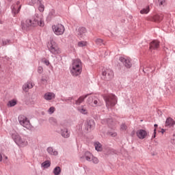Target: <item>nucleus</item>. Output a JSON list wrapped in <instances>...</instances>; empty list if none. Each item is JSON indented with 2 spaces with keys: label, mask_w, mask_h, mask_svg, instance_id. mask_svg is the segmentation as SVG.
<instances>
[{
  "label": "nucleus",
  "mask_w": 175,
  "mask_h": 175,
  "mask_svg": "<svg viewBox=\"0 0 175 175\" xmlns=\"http://www.w3.org/2000/svg\"><path fill=\"white\" fill-rule=\"evenodd\" d=\"M2 161V154L0 153V162Z\"/></svg>",
  "instance_id": "obj_43"
},
{
  "label": "nucleus",
  "mask_w": 175,
  "mask_h": 175,
  "mask_svg": "<svg viewBox=\"0 0 175 175\" xmlns=\"http://www.w3.org/2000/svg\"><path fill=\"white\" fill-rule=\"evenodd\" d=\"M136 135L139 139H143L147 137L148 133L146 130L139 129L137 131Z\"/></svg>",
  "instance_id": "obj_13"
},
{
  "label": "nucleus",
  "mask_w": 175,
  "mask_h": 175,
  "mask_svg": "<svg viewBox=\"0 0 175 175\" xmlns=\"http://www.w3.org/2000/svg\"><path fill=\"white\" fill-rule=\"evenodd\" d=\"M62 136L66 138H68L69 136H70V134L69 133V131L67 129H64L62 130Z\"/></svg>",
  "instance_id": "obj_21"
},
{
  "label": "nucleus",
  "mask_w": 175,
  "mask_h": 175,
  "mask_svg": "<svg viewBox=\"0 0 175 175\" xmlns=\"http://www.w3.org/2000/svg\"><path fill=\"white\" fill-rule=\"evenodd\" d=\"M163 20V15L162 14H157L154 15L151 19V21H154V23H161Z\"/></svg>",
  "instance_id": "obj_15"
},
{
  "label": "nucleus",
  "mask_w": 175,
  "mask_h": 175,
  "mask_svg": "<svg viewBox=\"0 0 175 175\" xmlns=\"http://www.w3.org/2000/svg\"><path fill=\"white\" fill-rule=\"evenodd\" d=\"M120 61L122 62V64L126 66V68H131L132 66V63L131 62V58L129 57H120Z\"/></svg>",
  "instance_id": "obj_12"
},
{
  "label": "nucleus",
  "mask_w": 175,
  "mask_h": 175,
  "mask_svg": "<svg viewBox=\"0 0 175 175\" xmlns=\"http://www.w3.org/2000/svg\"><path fill=\"white\" fill-rule=\"evenodd\" d=\"M88 96V94L86 95H83L82 96H80L76 101L75 103L77 105H81V103H83V102H84V99H85V98H87Z\"/></svg>",
  "instance_id": "obj_20"
},
{
  "label": "nucleus",
  "mask_w": 175,
  "mask_h": 175,
  "mask_svg": "<svg viewBox=\"0 0 175 175\" xmlns=\"http://www.w3.org/2000/svg\"><path fill=\"white\" fill-rule=\"evenodd\" d=\"M161 132H162V133H163L165 132V129H162Z\"/></svg>",
  "instance_id": "obj_44"
},
{
  "label": "nucleus",
  "mask_w": 175,
  "mask_h": 175,
  "mask_svg": "<svg viewBox=\"0 0 175 175\" xmlns=\"http://www.w3.org/2000/svg\"><path fill=\"white\" fill-rule=\"evenodd\" d=\"M79 39H84L87 36V29L85 27H79L77 33Z\"/></svg>",
  "instance_id": "obj_9"
},
{
  "label": "nucleus",
  "mask_w": 175,
  "mask_h": 175,
  "mask_svg": "<svg viewBox=\"0 0 175 175\" xmlns=\"http://www.w3.org/2000/svg\"><path fill=\"white\" fill-rule=\"evenodd\" d=\"M85 155V158L88 161H92L93 156L90 152H86Z\"/></svg>",
  "instance_id": "obj_29"
},
{
  "label": "nucleus",
  "mask_w": 175,
  "mask_h": 175,
  "mask_svg": "<svg viewBox=\"0 0 175 175\" xmlns=\"http://www.w3.org/2000/svg\"><path fill=\"white\" fill-rule=\"evenodd\" d=\"M11 9L14 15L18 14V13L20 12V10H21V4L20 3V1H18L16 3L13 4L11 6Z\"/></svg>",
  "instance_id": "obj_8"
},
{
  "label": "nucleus",
  "mask_w": 175,
  "mask_h": 175,
  "mask_svg": "<svg viewBox=\"0 0 175 175\" xmlns=\"http://www.w3.org/2000/svg\"><path fill=\"white\" fill-rule=\"evenodd\" d=\"M70 73L75 77L80 76L81 72H83V63L79 59H75L72 60V63L70 68Z\"/></svg>",
  "instance_id": "obj_2"
},
{
  "label": "nucleus",
  "mask_w": 175,
  "mask_h": 175,
  "mask_svg": "<svg viewBox=\"0 0 175 175\" xmlns=\"http://www.w3.org/2000/svg\"><path fill=\"white\" fill-rule=\"evenodd\" d=\"M47 47L52 54H61V49H59L58 44H57L53 39H51L49 42H48Z\"/></svg>",
  "instance_id": "obj_5"
},
{
  "label": "nucleus",
  "mask_w": 175,
  "mask_h": 175,
  "mask_svg": "<svg viewBox=\"0 0 175 175\" xmlns=\"http://www.w3.org/2000/svg\"><path fill=\"white\" fill-rule=\"evenodd\" d=\"M0 24H2V21H0Z\"/></svg>",
  "instance_id": "obj_46"
},
{
  "label": "nucleus",
  "mask_w": 175,
  "mask_h": 175,
  "mask_svg": "<svg viewBox=\"0 0 175 175\" xmlns=\"http://www.w3.org/2000/svg\"><path fill=\"white\" fill-rule=\"evenodd\" d=\"M47 152L50 154V155H58V152L53 150L52 147H49L46 150Z\"/></svg>",
  "instance_id": "obj_22"
},
{
  "label": "nucleus",
  "mask_w": 175,
  "mask_h": 175,
  "mask_svg": "<svg viewBox=\"0 0 175 175\" xmlns=\"http://www.w3.org/2000/svg\"><path fill=\"white\" fill-rule=\"evenodd\" d=\"M38 10L40 12H44V5L42 4V0H40Z\"/></svg>",
  "instance_id": "obj_30"
},
{
  "label": "nucleus",
  "mask_w": 175,
  "mask_h": 175,
  "mask_svg": "<svg viewBox=\"0 0 175 175\" xmlns=\"http://www.w3.org/2000/svg\"><path fill=\"white\" fill-rule=\"evenodd\" d=\"M38 73H40V74L43 73V67L38 66Z\"/></svg>",
  "instance_id": "obj_38"
},
{
  "label": "nucleus",
  "mask_w": 175,
  "mask_h": 175,
  "mask_svg": "<svg viewBox=\"0 0 175 175\" xmlns=\"http://www.w3.org/2000/svg\"><path fill=\"white\" fill-rule=\"evenodd\" d=\"M150 13V6H148L146 8H144L140 11L141 14H148Z\"/></svg>",
  "instance_id": "obj_27"
},
{
  "label": "nucleus",
  "mask_w": 175,
  "mask_h": 175,
  "mask_svg": "<svg viewBox=\"0 0 175 175\" xmlns=\"http://www.w3.org/2000/svg\"><path fill=\"white\" fill-rule=\"evenodd\" d=\"M94 147H95L96 151H102V150H103L102 144H100V143H99V142H96L94 144Z\"/></svg>",
  "instance_id": "obj_26"
},
{
  "label": "nucleus",
  "mask_w": 175,
  "mask_h": 175,
  "mask_svg": "<svg viewBox=\"0 0 175 175\" xmlns=\"http://www.w3.org/2000/svg\"><path fill=\"white\" fill-rule=\"evenodd\" d=\"M92 161L93 163H98V162H99V160L98 159V158H96L94 156L92 157Z\"/></svg>",
  "instance_id": "obj_37"
},
{
  "label": "nucleus",
  "mask_w": 175,
  "mask_h": 175,
  "mask_svg": "<svg viewBox=\"0 0 175 175\" xmlns=\"http://www.w3.org/2000/svg\"><path fill=\"white\" fill-rule=\"evenodd\" d=\"M31 88H33V85L32 84V82H27L24 84L23 86V90L25 91V92H28Z\"/></svg>",
  "instance_id": "obj_16"
},
{
  "label": "nucleus",
  "mask_w": 175,
  "mask_h": 175,
  "mask_svg": "<svg viewBox=\"0 0 175 175\" xmlns=\"http://www.w3.org/2000/svg\"><path fill=\"white\" fill-rule=\"evenodd\" d=\"M78 111H79V113H81V114H88V109H87L85 105L79 107L78 108Z\"/></svg>",
  "instance_id": "obj_19"
},
{
  "label": "nucleus",
  "mask_w": 175,
  "mask_h": 175,
  "mask_svg": "<svg viewBox=\"0 0 175 175\" xmlns=\"http://www.w3.org/2000/svg\"><path fill=\"white\" fill-rule=\"evenodd\" d=\"M175 125V121L172 118H167L165 121V126H169L171 128V126H174Z\"/></svg>",
  "instance_id": "obj_18"
},
{
  "label": "nucleus",
  "mask_w": 175,
  "mask_h": 175,
  "mask_svg": "<svg viewBox=\"0 0 175 175\" xmlns=\"http://www.w3.org/2000/svg\"><path fill=\"white\" fill-rule=\"evenodd\" d=\"M102 75L105 77L106 80H111V78L114 77L113 70L110 69L104 70L102 72Z\"/></svg>",
  "instance_id": "obj_10"
},
{
  "label": "nucleus",
  "mask_w": 175,
  "mask_h": 175,
  "mask_svg": "<svg viewBox=\"0 0 175 175\" xmlns=\"http://www.w3.org/2000/svg\"><path fill=\"white\" fill-rule=\"evenodd\" d=\"M156 131V129L154 130V136H152L153 138H155V134L157 133Z\"/></svg>",
  "instance_id": "obj_42"
},
{
  "label": "nucleus",
  "mask_w": 175,
  "mask_h": 175,
  "mask_svg": "<svg viewBox=\"0 0 175 175\" xmlns=\"http://www.w3.org/2000/svg\"><path fill=\"white\" fill-rule=\"evenodd\" d=\"M120 129H121L122 131H126V125H125V124H122V125H121V127H120Z\"/></svg>",
  "instance_id": "obj_39"
},
{
  "label": "nucleus",
  "mask_w": 175,
  "mask_h": 175,
  "mask_svg": "<svg viewBox=\"0 0 175 175\" xmlns=\"http://www.w3.org/2000/svg\"><path fill=\"white\" fill-rule=\"evenodd\" d=\"M88 103L93 107H96L98 105V99L94 96H91L88 98Z\"/></svg>",
  "instance_id": "obj_11"
},
{
  "label": "nucleus",
  "mask_w": 175,
  "mask_h": 175,
  "mask_svg": "<svg viewBox=\"0 0 175 175\" xmlns=\"http://www.w3.org/2000/svg\"><path fill=\"white\" fill-rule=\"evenodd\" d=\"M16 105H17V102L14 100H12L9 101L8 103V106L9 107H13V106H16Z\"/></svg>",
  "instance_id": "obj_28"
},
{
  "label": "nucleus",
  "mask_w": 175,
  "mask_h": 175,
  "mask_svg": "<svg viewBox=\"0 0 175 175\" xmlns=\"http://www.w3.org/2000/svg\"><path fill=\"white\" fill-rule=\"evenodd\" d=\"M53 173L54 175H60L61 174V167H55L53 169Z\"/></svg>",
  "instance_id": "obj_24"
},
{
  "label": "nucleus",
  "mask_w": 175,
  "mask_h": 175,
  "mask_svg": "<svg viewBox=\"0 0 175 175\" xmlns=\"http://www.w3.org/2000/svg\"><path fill=\"white\" fill-rule=\"evenodd\" d=\"M44 99H45V100H53V99H55V94L53 92H46L44 95Z\"/></svg>",
  "instance_id": "obj_14"
},
{
  "label": "nucleus",
  "mask_w": 175,
  "mask_h": 175,
  "mask_svg": "<svg viewBox=\"0 0 175 175\" xmlns=\"http://www.w3.org/2000/svg\"><path fill=\"white\" fill-rule=\"evenodd\" d=\"M69 99H73V98H70Z\"/></svg>",
  "instance_id": "obj_47"
},
{
  "label": "nucleus",
  "mask_w": 175,
  "mask_h": 175,
  "mask_svg": "<svg viewBox=\"0 0 175 175\" xmlns=\"http://www.w3.org/2000/svg\"><path fill=\"white\" fill-rule=\"evenodd\" d=\"M42 83H47V77H44L41 79Z\"/></svg>",
  "instance_id": "obj_40"
},
{
  "label": "nucleus",
  "mask_w": 175,
  "mask_h": 175,
  "mask_svg": "<svg viewBox=\"0 0 175 175\" xmlns=\"http://www.w3.org/2000/svg\"><path fill=\"white\" fill-rule=\"evenodd\" d=\"M159 5L160 6H165L166 5V0H159Z\"/></svg>",
  "instance_id": "obj_34"
},
{
  "label": "nucleus",
  "mask_w": 175,
  "mask_h": 175,
  "mask_svg": "<svg viewBox=\"0 0 175 175\" xmlns=\"http://www.w3.org/2000/svg\"><path fill=\"white\" fill-rule=\"evenodd\" d=\"M52 29L55 35H57V36L64 35V32H65V27H64L62 24L53 25Z\"/></svg>",
  "instance_id": "obj_6"
},
{
  "label": "nucleus",
  "mask_w": 175,
  "mask_h": 175,
  "mask_svg": "<svg viewBox=\"0 0 175 175\" xmlns=\"http://www.w3.org/2000/svg\"><path fill=\"white\" fill-rule=\"evenodd\" d=\"M54 111H55V107H51L48 110V112L49 113V114H53Z\"/></svg>",
  "instance_id": "obj_35"
},
{
  "label": "nucleus",
  "mask_w": 175,
  "mask_h": 175,
  "mask_svg": "<svg viewBox=\"0 0 175 175\" xmlns=\"http://www.w3.org/2000/svg\"><path fill=\"white\" fill-rule=\"evenodd\" d=\"M95 125V123L94 122V121L92 120H90L89 122H88V128H94V126Z\"/></svg>",
  "instance_id": "obj_36"
},
{
  "label": "nucleus",
  "mask_w": 175,
  "mask_h": 175,
  "mask_svg": "<svg viewBox=\"0 0 175 175\" xmlns=\"http://www.w3.org/2000/svg\"><path fill=\"white\" fill-rule=\"evenodd\" d=\"M18 121L22 126H24V128H26L27 129H31V122H29V120H28L25 116L20 115L18 116Z\"/></svg>",
  "instance_id": "obj_7"
},
{
  "label": "nucleus",
  "mask_w": 175,
  "mask_h": 175,
  "mask_svg": "<svg viewBox=\"0 0 175 175\" xmlns=\"http://www.w3.org/2000/svg\"><path fill=\"white\" fill-rule=\"evenodd\" d=\"M12 138L19 147H27L28 146V142H29L28 137H21L17 132H14L12 134Z\"/></svg>",
  "instance_id": "obj_3"
},
{
  "label": "nucleus",
  "mask_w": 175,
  "mask_h": 175,
  "mask_svg": "<svg viewBox=\"0 0 175 175\" xmlns=\"http://www.w3.org/2000/svg\"><path fill=\"white\" fill-rule=\"evenodd\" d=\"M154 126H155V127L158 126V124H154Z\"/></svg>",
  "instance_id": "obj_45"
},
{
  "label": "nucleus",
  "mask_w": 175,
  "mask_h": 175,
  "mask_svg": "<svg viewBox=\"0 0 175 175\" xmlns=\"http://www.w3.org/2000/svg\"><path fill=\"white\" fill-rule=\"evenodd\" d=\"M111 136H113V137H116L117 136V133H113L111 134Z\"/></svg>",
  "instance_id": "obj_41"
},
{
  "label": "nucleus",
  "mask_w": 175,
  "mask_h": 175,
  "mask_svg": "<svg viewBox=\"0 0 175 175\" xmlns=\"http://www.w3.org/2000/svg\"><path fill=\"white\" fill-rule=\"evenodd\" d=\"M88 42L87 41H79L78 42V47H87Z\"/></svg>",
  "instance_id": "obj_25"
},
{
  "label": "nucleus",
  "mask_w": 175,
  "mask_h": 175,
  "mask_svg": "<svg viewBox=\"0 0 175 175\" xmlns=\"http://www.w3.org/2000/svg\"><path fill=\"white\" fill-rule=\"evenodd\" d=\"M42 64H44L45 65H46V66H49V65H50V62L49 61V59L46 58L42 59Z\"/></svg>",
  "instance_id": "obj_32"
},
{
  "label": "nucleus",
  "mask_w": 175,
  "mask_h": 175,
  "mask_svg": "<svg viewBox=\"0 0 175 175\" xmlns=\"http://www.w3.org/2000/svg\"><path fill=\"white\" fill-rule=\"evenodd\" d=\"M104 99L105 100L106 107L108 109L114 107L117 105V96L114 94H108L105 96Z\"/></svg>",
  "instance_id": "obj_4"
},
{
  "label": "nucleus",
  "mask_w": 175,
  "mask_h": 175,
  "mask_svg": "<svg viewBox=\"0 0 175 175\" xmlns=\"http://www.w3.org/2000/svg\"><path fill=\"white\" fill-rule=\"evenodd\" d=\"M159 47V42L157 40H153L150 44V50H155L156 49H158Z\"/></svg>",
  "instance_id": "obj_17"
},
{
  "label": "nucleus",
  "mask_w": 175,
  "mask_h": 175,
  "mask_svg": "<svg viewBox=\"0 0 175 175\" xmlns=\"http://www.w3.org/2000/svg\"><path fill=\"white\" fill-rule=\"evenodd\" d=\"M96 43L98 46H102V44H103V40L98 38L97 40H96Z\"/></svg>",
  "instance_id": "obj_33"
},
{
  "label": "nucleus",
  "mask_w": 175,
  "mask_h": 175,
  "mask_svg": "<svg viewBox=\"0 0 175 175\" xmlns=\"http://www.w3.org/2000/svg\"><path fill=\"white\" fill-rule=\"evenodd\" d=\"M51 165V162H50V161H45L41 165V166L42 167H44V169H47L48 167H50Z\"/></svg>",
  "instance_id": "obj_23"
},
{
  "label": "nucleus",
  "mask_w": 175,
  "mask_h": 175,
  "mask_svg": "<svg viewBox=\"0 0 175 175\" xmlns=\"http://www.w3.org/2000/svg\"><path fill=\"white\" fill-rule=\"evenodd\" d=\"M0 43L2 44V46H6L9 43V40H5V39H1L0 40Z\"/></svg>",
  "instance_id": "obj_31"
},
{
  "label": "nucleus",
  "mask_w": 175,
  "mask_h": 175,
  "mask_svg": "<svg viewBox=\"0 0 175 175\" xmlns=\"http://www.w3.org/2000/svg\"><path fill=\"white\" fill-rule=\"evenodd\" d=\"M23 29H28L31 27H44V21L39 15L36 14L31 19H27L21 24Z\"/></svg>",
  "instance_id": "obj_1"
}]
</instances>
